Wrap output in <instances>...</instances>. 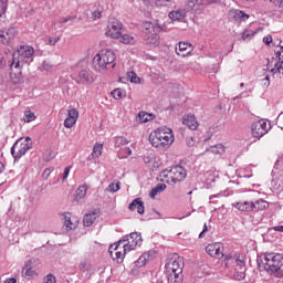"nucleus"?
I'll return each mask as SVG.
<instances>
[{
  "instance_id": "obj_1",
  "label": "nucleus",
  "mask_w": 283,
  "mask_h": 283,
  "mask_svg": "<svg viewBox=\"0 0 283 283\" xmlns=\"http://www.w3.org/2000/svg\"><path fill=\"white\" fill-rule=\"evenodd\" d=\"M260 271H266L274 277H283V255L281 253H264L256 259Z\"/></svg>"
},
{
  "instance_id": "obj_2",
  "label": "nucleus",
  "mask_w": 283,
  "mask_h": 283,
  "mask_svg": "<svg viewBox=\"0 0 283 283\" xmlns=\"http://www.w3.org/2000/svg\"><path fill=\"white\" fill-rule=\"evenodd\" d=\"M34 56V48L32 46H20L15 52L12 54V61L10 63L11 72L17 70L18 74H21V67H23V63L31 64Z\"/></svg>"
},
{
  "instance_id": "obj_3",
  "label": "nucleus",
  "mask_w": 283,
  "mask_h": 283,
  "mask_svg": "<svg viewBox=\"0 0 283 283\" xmlns=\"http://www.w3.org/2000/svg\"><path fill=\"white\" fill-rule=\"evenodd\" d=\"M182 269H185V260L181 256L170 258L166 263L168 283H182Z\"/></svg>"
},
{
  "instance_id": "obj_4",
  "label": "nucleus",
  "mask_w": 283,
  "mask_h": 283,
  "mask_svg": "<svg viewBox=\"0 0 283 283\" xmlns=\"http://www.w3.org/2000/svg\"><path fill=\"white\" fill-rule=\"evenodd\" d=\"M174 132L169 127H160L149 135V143L153 147H166L174 145Z\"/></svg>"
},
{
  "instance_id": "obj_5",
  "label": "nucleus",
  "mask_w": 283,
  "mask_h": 283,
  "mask_svg": "<svg viewBox=\"0 0 283 283\" xmlns=\"http://www.w3.org/2000/svg\"><path fill=\"white\" fill-rule=\"evenodd\" d=\"M144 28L145 44L158 48V45H160V36L158 35V32H167V25L146 22L144 24Z\"/></svg>"
},
{
  "instance_id": "obj_6",
  "label": "nucleus",
  "mask_w": 283,
  "mask_h": 283,
  "mask_svg": "<svg viewBox=\"0 0 283 283\" xmlns=\"http://www.w3.org/2000/svg\"><path fill=\"white\" fill-rule=\"evenodd\" d=\"M116 54L112 50L101 51L93 59L96 72H105V70L116 67Z\"/></svg>"
},
{
  "instance_id": "obj_7",
  "label": "nucleus",
  "mask_w": 283,
  "mask_h": 283,
  "mask_svg": "<svg viewBox=\"0 0 283 283\" xmlns=\"http://www.w3.org/2000/svg\"><path fill=\"white\" fill-rule=\"evenodd\" d=\"M30 149H32V138H20L11 147V155L14 160H20V158H23Z\"/></svg>"
},
{
  "instance_id": "obj_8",
  "label": "nucleus",
  "mask_w": 283,
  "mask_h": 283,
  "mask_svg": "<svg viewBox=\"0 0 283 283\" xmlns=\"http://www.w3.org/2000/svg\"><path fill=\"white\" fill-rule=\"evenodd\" d=\"M227 262L229 260H232L237 264L235 273H234V280H238L239 282L244 280L247 277V256L244 255H226L224 259Z\"/></svg>"
},
{
  "instance_id": "obj_9",
  "label": "nucleus",
  "mask_w": 283,
  "mask_h": 283,
  "mask_svg": "<svg viewBox=\"0 0 283 283\" xmlns=\"http://www.w3.org/2000/svg\"><path fill=\"white\" fill-rule=\"evenodd\" d=\"M163 176L170 178L171 182H182L187 178V170L182 166H175L169 170H164Z\"/></svg>"
},
{
  "instance_id": "obj_10",
  "label": "nucleus",
  "mask_w": 283,
  "mask_h": 283,
  "mask_svg": "<svg viewBox=\"0 0 283 283\" xmlns=\"http://www.w3.org/2000/svg\"><path fill=\"white\" fill-rule=\"evenodd\" d=\"M125 32V27L118 19H112L108 23L106 36H111V39H120L123 33Z\"/></svg>"
},
{
  "instance_id": "obj_11",
  "label": "nucleus",
  "mask_w": 283,
  "mask_h": 283,
  "mask_svg": "<svg viewBox=\"0 0 283 283\" xmlns=\"http://www.w3.org/2000/svg\"><path fill=\"white\" fill-rule=\"evenodd\" d=\"M119 242H127L123 245L124 252L134 251L136 247L143 244V237L138 232H133L129 235H125Z\"/></svg>"
},
{
  "instance_id": "obj_12",
  "label": "nucleus",
  "mask_w": 283,
  "mask_h": 283,
  "mask_svg": "<svg viewBox=\"0 0 283 283\" xmlns=\"http://www.w3.org/2000/svg\"><path fill=\"white\" fill-rule=\"evenodd\" d=\"M253 138H262L265 134H269V124L265 120L261 119L255 122L251 126Z\"/></svg>"
},
{
  "instance_id": "obj_13",
  "label": "nucleus",
  "mask_w": 283,
  "mask_h": 283,
  "mask_svg": "<svg viewBox=\"0 0 283 283\" xmlns=\"http://www.w3.org/2000/svg\"><path fill=\"white\" fill-rule=\"evenodd\" d=\"M120 241L118 243H115L113 245L109 247L108 251L111 256L113 258V260H116V262L120 263L123 262V260H125V253H127V251H125V248L122 247L123 252L118 249H120Z\"/></svg>"
},
{
  "instance_id": "obj_14",
  "label": "nucleus",
  "mask_w": 283,
  "mask_h": 283,
  "mask_svg": "<svg viewBox=\"0 0 283 283\" xmlns=\"http://www.w3.org/2000/svg\"><path fill=\"white\" fill-rule=\"evenodd\" d=\"M228 17L230 21H237V23H242L244 21H249L250 19V15L240 9L230 10Z\"/></svg>"
},
{
  "instance_id": "obj_15",
  "label": "nucleus",
  "mask_w": 283,
  "mask_h": 283,
  "mask_svg": "<svg viewBox=\"0 0 283 283\" xmlns=\"http://www.w3.org/2000/svg\"><path fill=\"white\" fill-rule=\"evenodd\" d=\"M17 36V28H9L7 31L0 32V43L3 45H10Z\"/></svg>"
},
{
  "instance_id": "obj_16",
  "label": "nucleus",
  "mask_w": 283,
  "mask_h": 283,
  "mask_svg": "<svg viewBox=\"0 0 283 283\" xmlns=\"http://www.w3.org/2000/svg\"><path fill=\"white\" fill-rule=\"evenodd\" d=\"M94 75L87 70H81L77 75L78 85H90L94 83Z\"/></svg>"
},
{
  "instance_id": "obj_17",
  "label": "nucleus",
  "mask_w": 283,
  "mask_h": 283,
  "mask_svg": "<svg viewBox=\"0 0 283 283\" xmlns=\"http://www.w3.org/2000/svg\"><path fill=\"white\" fill-rule=\"evenodd\" d=\"M187 10L195 12V14H202L205 12V3L202 0H188Z\"/></svg>"
},
{
  "instance_id": "obj_18",
  "label": "nucleus",
  "mask_w": 283,
  "mask_h": 283,
  "mask_svg": "<svg viewBox=\"0 0 283 283\" xmlns=\"http://www.w3.org/2000/svg\"><path fill=\"white\" fill-rule=\"evenodd\" d=\"M232 207H234V209H238V211L251 213L253 211V201L234 202V203H232Z\"/></svg>"
},
{
  "instance_id": "obj_19",
  "label": "nucleus",
  "mask_w": 283,
  "mask_h": 283,
  "mask_svg": "<svg viewBox=\"0 0 283 283\" xmlns=\"http://www.w3.org/2000/svg\"><path fill=\"white\" fill-rule=\"evenodd\" d=\"M36 275V269L32 266V260H29L22 269V276L32 280Z\"/></svg>"
},
{
  "instance_id": "obj_20",
  "label": "nucleus",
  "mask_w": 283,
  "mask_h": 283,
  "mask_svg": "<svg viewBox=\"0 0 283 283\" xmlns=\"http://www.w3.org/2000/svg\"><path fill=\"white\" fill-rule=\"evenodd\" d=\"M128 209H129V211H136V209H137V213H139L140 216H143V213H145V205L143 203V200L140 198L134 199L129 203Z\"/></svg>"
},
{
  "instance_id": "obj_21",
  "label": "nucleus",
  "mask_w": 283,
  "mask_h": 283,
  "mask_svg": "<svg viewBox=\"0 0 283 283\" xmlns=\"http://www.w3.org/2000/svg\"><path fill=\"white\" fill-rule=\"evenodd\" d=\"M182 123L189 127L192 132H196L198 129V119L196 118V115L188 114L184 116Z\"/></svg>"
},
{
  "instance_id": "obj_22",
  "label": "nucleus",
  "mask_w": 283,
  "mask_h": 283,
  "mask_svg": "<svg viewBox=\"0 0 283 283\" xmlns=\"http://www.w3.org/2000/svg\"><path fill=\"white\" fill-rule=\"evenodd\" d=\"M96 218H98V210H93L92 212L86 213L83 218L84 227H92Z\"/></svg>"
},
{
  "instance_id": "obj_23",
  "label": "nucleus",
  "mask_w": 283,
  "mask_h": 283,
  "mask_svg": "<svg viewBox=\"0 0 283 283\" xmlns=\"http://www.w3.org/2000/svg\"><path fill=\"white\" fill-rule=\"evenodd\" d=\"M209 151L210 154H214L216 156H222V154H224L227 150L224 148V145L217 144L207 148L205 154H209Z\"/></svg>"
},
{
  "instance_id": "obj_24",
  "label": "nucleus",
  "mask_w": 283,
  "mask_h": 283,
  "mask_svg": "<svg viewBox=\"0 0 283 283\" xmlns=\"http://www.w3.org/2000/svg\"><path fill=\"white\" fill-rule=\"evenodd\" d=\"M269 209V202L264 199H258L256 201H252V211H264Z\"/></svg>"
},
{
  "instance_id": "obj_25",
  "label": "nucleus",
  "mask_w": 283,
  "mask_h": 283,
  "mask_svg": "<svg viewBox=\"0 0 283 283\" xmlns=\"http://www.w3.org/2000/svg\"><path fill=\"white\" fill-rule=\"evenodd\" d=\"M165 189H167V185L165 184H157L156 187H154L150 192H149V198H156V196H158V193H163V191H165Z\"/></svg>"
},
{
  "instance_id": "obj_26",
  "label": "nucleus",
  "mask_w": 283,
  "mask_h": 283,
  "mask_svg": "<svg viewBox=\"0 0 283 283\" xmlns=\"http://www.w3.org/2000/svg\"><path fill=\"white\" fill-rule=\"evenodd\" d=\"M179 52H181V56H187V54L191 53V44L189 42H179Z\"/></svg>"
},
{
  "instance_id": "obj_27",
  "label": "nucleus",
  "mask_w": 283,
  "mask_h": 283,
  "mask_svg": "<svg viewBox=\"0 0 283 283\" xmlns=\"http://www.w3.org/2000/svg\"><path fill=\"white\" fill-rule=\"evenodd\" d=\"M154 118H155L154 114H149L146 112L138 113V119L142 123H149V120H154Z\"/></svg>"
},
{
  "instance_id": "obj_28",
  "label": "nucleus",
  "mask_w": 283,
  "mask_h": 283,
  "mask_svg": "<svg viewBox=\"0 0 283 283\" xmlns=\"http://www.w3.org/2000/svg\"><path fill=\"white\" fill-rule=\"evenodd\" d=\"M255 34H258V31H253L251 29H245L242 32L241 39L243 41H251V39H253L255 36Z\"/></svg>"
},
{
  "instance_id": "obj_29",
  "label": "nucleus",
  "mask_w": 283,
  "mask_h": 283,
  "mask_svg": "<svg viewBox=\"0 0 283 283\" xmlns=\"http://www.w3.org/2000/svg\"><path fill=\"white\" fill-rule=\"evenodd\" d=\"M64 227H66V229H76V223L72 222V217L70 214V212L64 213Z\"/></svg>"
},
{
  "instance_id": "obj_30",
  "label": "nucleus",
  "mask_w": 283,
  "mask_h": 283,
  "mask_svg": "<svg viewBox=\"0 0 283 283\" xmlns=\"http://www.w3.org/2000/svg\"><path fill=\"white\" fill-rule=\"evenodd\" d=\"M169 19H171L172 21H179V19H185V11L182 10H178V11H171L168 14Z\"/></svg>"
},
{
  "instance_id": "obj_31",
  "label": "nucleus",
  "mask_w": 283,
  "mask_h": 283,
  "mask_svg": "<svg viewBox=\"0 0 283 283\" xmlns=\"http://www.w3.org/2000/svg\"><path fill=\"white\" fill-rule=\"evenodd\" d=\"M122 43H124V45H135L136 44V38H134L133 35H129V34H123L122 35Z\"/></svg>"
},
{
  "instance_id": "obj_32",
  "label": "nucleus",
  "mask_w": 283,
  "mask_h": 283,
  "mask_svg": "<svg viewBox=\"0 0 283 283\" xmlns=\"http://www.w3.org/2000/svg\"><path fill=\"white\" fill-rule=\"evenodd\" d=\"M213 258H217V260H222V258H224V247L222 245V243H217V249L214 251Z\"/></svg>"
},
{
  "instance_id": "obj_33",
  "label": "nucleus",
  "mask_w": 283,
  "mask_h": 283,
  "mask_svg": "<svg viewBox=\"0 0 283 283\" xmlns=\"http://www.w3.org/2000/svg\"><path fill=\"white\" fill-rule=\"evenodd\" d=\"M103 155V144H95L93 147L92 156L94 158H99Z\"/></svg>"
},
{
  "instance_id": "obj_34",
  "label": "nucleus",
  "mask_w": 283,
  "mask_h": 283,
  "mask_svg": "<svg viewBox=\"0 0 283 283\" xmlns=\"http://www.w3.org/2000/svg\"><path fill=\"white\" fill-rule=\"evenodd\" d=\"M149 260V253L142 254L138 260L135 262L136 266H145Z\"/></svg>"
},
{
  "instance_id": "obj_35",
  "label": "nucleus",
  "mask_w": 283,
  "mask_h": 283,
  "mask_svg": "<svg viewBox=\"0 0 283 283\" xmlns=\"http://www.w3.org/2000/svg\"><path fill=\"white\" fill-rule=\"evenodd\" d=\"M111 95L113 96V98H115V101H120V98H124L125 96V92L120 88H115Z\"/></svg>"
},
{
  "instance_id": "obj_36",
  "label": "nucleus",
  "mask_w": 283,
  "mask_h": 283,
  "mask_svg": "<svg viewBox=\"0 0 283 283\" xmlns=\"http://www.w3.org/2000/svg\"><path fill=\"white\" fill-rule=\"evenodd\" d=\"M127 80L130 81V83H140V77H138L134 71L127 73Z\"/></svg>"
},
{
  "instance_id": "obj_37",
  "label": "nucleus",
  "mask_w": 283,
  "mask_h": 283,
  "mask_svg": "<svg viewBox=\"0 0 283 283\" xmlns=\"http://www.w3.org/2000/svg\"><path fill=\"white\" fill-rule=\"evenodd\" d=\"M87 195V186H80L76 189V198H85Z\"/></svg>"
},
{
  "instance_id": "obj_38",
  "label": "nucleus",
  "mask_w": 283,
  "mask_h": 283,
  "mask_svg": "<svg viewBox=\"0 0 283 283\" xmlns=\"http://www.w3.org/2000/svg\"><path fill=\"white\" fill-rule=\"evenodd\" d=\"M218 248V243H211L206 247V251L208 254L213 258L216 255V249Z\"/></svg>"
},
{
  "instance_id": "obj_39",
  "label": "nucleus",
  "mask_w": 283,
  "mask_h": 283,
  "mask_svg": "<svg viewBox=\"0 0 283 283\" xmlns=\"http://www.w3.org/2000/svg\"><path fill=\"white\" fill-rule=\"evenodd\" d=\"M36 118V116L34 115V113H32L31 111H27L23 117L24 123H32V120H34Z\"/></svg>"
},
{
  "instance_id": "obj_40",
  "label": "nucleus",
  "mask_w": 283,
  "mask_h": 283,
  "mask_svg": "<svg viewBox=\"0 0 283 283\" xmlns=\"http://www.w3.org/2000/svg\"><path fill=\"white\" fill-rule=\"evenodd\" d=\"M120 189V184H109L108 187L106 188V191H109L111 193H116Z\"/></svg>"
},
{
  "instance_id": "obj_41",
  "label": "nucleus",
  "mask_w": 283,
  "mask_h": 283,
  "mask_svg": "<svg viewBox=\"0 0 283 283\" xmlns=\"http://www.w3.org/2000/svg\"><path fill=\"white\" fill-rule=\"evenodd\" d=\"M67 118H71L72 120H78V111L76 108H72L67 113Z\"/></svg>"
},
{
  "instance_id": "obj_42",
  "label": "nucleus",
  "mask_w": 283,
  "mask_h": 283,
  "mask_svg": "<svg viewBox=\"0 0 283 283\" xmlns=\"http://www.w3.org/2000/svg\"><path fill=\"white\" fill-rule=\"evenodd\" d=\"M74 125H76V120L75 119H71L70 117L65 118L64 127H66V129H72V127H74Z\"/></svg>"
},
{
  "instance_id": "obj_43",
  "label": "nucleus",
  "mask_w": 283,
  "mask_h": 283,
  "mask_svg": "<svg viewBox=\"0 0 283 283\" xmlns=\"http://www.w3.org/2000/svg\"><path fill=\"white\" fill-rule=\"evenodd\" d=\"M115 145H117V147H120V145H129V140L125 137H117Z\"/></svg>"
},
{
  "instance_id": "obj_44",
  "label": "nucleus",
  "mask_w": 283,
  "mask_h": 283,
  "mask_svg": "<svg viewBox=\"0 0 283 283\" xmlns=\"http://www.w3.org/2000/svg\"><path fill=\"white\" fill-rule=\"evenodd\" d=\"M6 10H8V0H0V17L6 14Z\"/></svg>"
},
{
  "instance_id": "obj_45",
  "label": "nucleus",
  "mask_w": 283,
  "mask_h": 283,
  "mask_svg": "<svg viewBox=\"0 0 283 283\" xmlns=\"http://www.w3.org/2000/svg\"><path fill=\"white\" fill-rule=\"evenodd\" d=\"M44 283H56V277L52 274H48L44 280Z\"/></svg>"
},
{
  "instance_id": "obj_46",
  "label": "nucleus",
  "mask_w": 283,
  "mask_h": 283,
  "mask_svg": "<svg viewBox=\"0 0 283 283\" xmlns=\"http://www.w3.org/2000/svg\"><path fill=\"white\" fill-rule=\"evenodd\" d=\"M42 69L45 70V72H50V70H52V63H50L48 61H43Z\"/></svg>"
},
{
  "instance_id": "obj_47",
  "label": "nucleus",
  "mask_w": 283,
  "mask_h": 283,
  "mask_svg": "<svg viewBox=\"0 0 283 283\" xmlns=\"http://www.w3.org/2000/svg\"><path fill=\"white\" fill-rule=\"evenodd\" d=\"M61 41L60 36L49 38V45H56Z\"/></svg>"
},
{
  "instance_id": "obj_48",
  "label": "nucleus",
  "mask_w": 283,
  "mask_h": 283,
  "mask_svg": "<svg viewBox=\"0 0 283 283\" xmlns=\"http://www.w3.org/2000/svg\"><path fill=\"white\" fill-rule=\"evenodd\" d=\"M186 145L187 147H193L196 145V139H193V137H187Z\"/></svg>"
},
{
  "instance_id": "obj_49",
  "label": "nucleus",
  "mask_w": 283,
  "mask_h": 283,
  "mask_svg": "<svg viewBox=\"0 0 283 283\" xmlns=\"http://www.w3.org/2000/svg\"><path fill=\"white\" fill-rule=\"evenodd\" d=\"M72 169V166H67L65 169H64V172H63V177H62V180L65 181L67 180V176H70V170Z\"/></svg>"
},
{
  "instance_id": "obj_50",
  "label": "nucleus",
  "mask_w": 283,
  "mask_h": 283,
  "mask_svg": "<svg viewBox=\"0 0 283 283\" xmlns=\"http://www.w3.org/2000/svg\"><path fill=\"white\" fill-rule=\"evenodd\" d=\"M92 17L94 21H96V19H101V17H103V12L101 10L93 11Z\"/></svg>"
},
{
  "instance_id": "obj_51",
  "label": "nucleus",
  "mask_w": 283,
  "mask_h": 283,
  "mask_svg": "<svg viewBox=\"0 0 283 283\" xmlns=\"http://www.w3.org/2000/svg\"><path fill=\"white\" fill-rule=\"evenodd\" d=\"M270 3H273L276 8H283V0H270Z\"/></svg>"
},
{
  "instance_id": "obj_52",
  "label": "nucleus",
  "mask_w": 283,
  "mask_h": 283,
  "mask_svg": "<svg viewBox=\"0 0 283 283\" xmlns=\"http://www.w3.org/2000/svg\"><path fill=\"white\" fill-rule=\"evenodd\" d=\"M263 43H265V45H271V43H273V36H271V35L264 36Z\"/></svg>"
},
{
  "instance_id": "obj_53",
  "label": "nucleus",
  "mask_w": 283,
  "mask_h": 283,
  "mask_svg": "<svg viewBox=\"0 0 283 283\" xmlns=\"http://www.w3.org/2000/svg\"><path fill=\"white\" fill-rule=\"evenodd\" d=\"M275 67H277L279 74H283V61L276 62Z\"/></svg>"
},
{
  "instance_id": "obj_54",
  "label": "nucleus",
  "mask_w": 283,
  "mask_h": 283,
  "mask_svg": "<svg viewBox=\"0 0 283 283\" xmlns=\"http://www.w3.org/2000/svg\"><path fill=\"white\" fill-rule=\"evenodd\" d=\"M209 231V228L207 227V223L203 224V230L199 233V238L202 239L205 238V233Z\"/></svg>"
},
{
  "instance_id": "obj_55",
  "label": "nucleus",
  "mask_w": 283,
  "mask_h": 283,
  "mask_svg": "<svg viewBox=\"0 0 283 283\" xmlns=\"http://www.w3.org/2000/svg\"><path fill=\"white\" fill-rule=\"evenodd\" d=\"M270 230L271 231H277L279 233H283V226L272 227Z\"/></svg>"
},
{
  "instance_id": "obj_56",
  "label": "nucleus",
  "mask_w": 283,
  "mask_h": 283,
  "mask_svg": "<svg viewBox=\"0 0 283 283\" xmlns=\"http://www.w3.org/2000/svg\"><path fill=\"white\" fill-rule=\"evenodd\" d=\"M50 174H52V169L46 168L42 176L44 179H48V178H50Z\"/></svg>"
},
{
  "instance_id": "obj_57",
  "label": "nucleus",
  "mask_w": 283,
  "mask_h": 283,
  "mask_svg": "<svg viewBox=\"0 0 283 283\" xmlns=\"http://www.w3.org/2000/svg\"><path fill=\"white\" fill-rule=\"evenodd\" d=\"M167 3H169V0H156V6H167Z\"/></svg>"
},
{
  "instance_id": "obj_58",
  "label": "nucleus",
  "mask_w": 283,
  "mask_h": 283,
  "mask_svg": "<svg viewBox=\"0 0 283 283\" xmlns=\"http://www.w3.org/2000/svg\"><path fill=\"white\" fill-rule=\"evenodd\" d=\"M76 18L75 17H66L63 18L60 23H67V21H74Z\"/></svg>"
},
{
  "instance_id": "obj_59",
  "label": "nucleus",
  "mask_w": 283,
  "mask_h": 283,
  "mask_svg": "<svg viewBox=\"0 0 283 283\" xmlns=\"http://www.w3.org/2000/svg\"><path fill=\"white\" fill-rule=\"evenodd\" d=\"M85 266H87V263L85 261L80 262V264H78L80 271H83L85 269Z\"/></svg>"
},
{
  "instance_id": "obj_60",
  "label": "nucleus",
  "mask_w": 283,
  "mask_h": 283,
  "mask_svg": "<svg viewBox=\"0 0 283 283\" xmlns=\"http://www.w3.org/2000/svg\"><path fill=\"white\" fill-rule=\"evenodd\" d=\"M4 283H17V279H14V277L7 279V280L4 281Z\"/></svg>"
},
{
  "instance_id": "obj_61",
  "label": "nucleus",
  "mask_w": 283,
  "mask_h": 283,
  "mask_svg": "<svg viewBox=\"0 0 283 283\" xmlns=\"http://www.w3.org/2000/svg\"><path fill=\"white\" fill-rule=\"evenodd\" d=\"M6 169V166L3 163L0 161V174H3V170Z\"/></svg>"
},
{
  "instance_id": "obj_62",
  "label": "nucleus",
  "mask_w": 283,
  "mask_h": 283,
  "mask_svg": "<svg viewBox=\"0 0 283 283\" xmlns=\"http://www.w3.org/2000/svg\"><path fill=\"white\" fill-rule=\"evenodd\" d=\"M265 81L268 82L266 87H269V85H271V77L269 75H266Z\"/></svg>"
},
{
  "instance_id": "obj_63",
  "label": "nucleus",
  "mask_w": 283,
  "mask_h": 283,
  "mask_svg": "<svg viewBox=\"0 0 283 283\" xmlns=\"http://www.w3.org/2000/svg\"><path fill=\"white\" fill-rule=\"evenodd\" d=\"M271 73H272V74H277V73H279L277 67L274 66L273 69H271Z\"/></svg>"
},
{
  "instance_id": "obj_64",
  "label": "nucleus",
  "mask_w": 283,
  "mask_h": 283,
  "mask_svg": "<svg viewBox=\"0 0 283 283\" xmlns=\"http://www.w3.org/2000/svg\"><path fill=\"white\" fill-rule=\"evenodd\" d=\"M125 151H126V154H128V156H132V148L127 147V148H125Z\"/></svg>"
}]
</instances>
